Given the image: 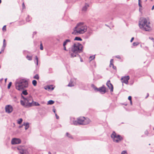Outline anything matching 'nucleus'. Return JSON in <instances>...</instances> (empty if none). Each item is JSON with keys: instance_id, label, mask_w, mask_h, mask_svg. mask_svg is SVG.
I'll list each match as a JSON object with an SVG mask.
<instances>
[{"instance_id": "nucleus-9", "label": "nucleus", "mask_w": 154, "mask_h": 154, "mask_svg": "<svg viewBox=\"0 0 154 154\" xmlns=\"http://www.w3.org/2000/svg\"><path fill=\"white\" fill-rule=\"evenodd\" d=\"M21 142V140L19 138H14L12 139L11 141V143L13 145L18 144Z\"/></svg>"}, {"instance_id": "nucleus-17", "label": "nucleus", "mask_w": 154, "mask_h": 154, "mask_svg": "<svg viewBox=\"0 0 154 154\" xmlns=\"http://www.w3.org/2000/svg\"><path fill=\"white\" fill-rule=\"evenodd\" d=\"M54 102L53 100H50L48 102V104L52 105L54 103Z\"/></svg>"}, {"instance_id": "nucleus-39", "label": "nucleus", "mask_w": 154, "mask_h": 154, "mask_svg": "<svg viewBox=\"0 0 154 154\" xmlns=\"http://www.w3.org/2000/svg\"><path fill=\"white\" fill-rule=\"evenodd\" d=\"M40 49L41 50H43V48L42 46V43H41L40 45Z\"/></svg>"}, {"instance_id": "nucleus-48", "label": "nucleus", "mask_w": 154, "mask_h": 154, "mask_svg": "<svg viewBox=\"0 0 154 154\" xmlns=\"http://www.w3.org/2000/svg\"><path fill=\"white\" fill-rule=\"evenodd\" d=\"M149 39L152 40L154 41V39L152 37H149Z\"/></svg>"}, {"instance_id": "nucleus-13", "label": "nucleus", "mask_w": 154, "mask_h": 154, "mask_svg": "<svg viewBox=\"0 0 154 154\" xmlns=\"http://www.w3.org/2000/svg\"><path fill=\"white\" fill-rule=\"evenodd\" d=\"M89 7V5L87 3H86L84 6H83L82 8V11L84 12L86 11Z\"/></svg>"}, {"instance_id": "nucleus-14", "label": "nucleus", "mask_w": 154, "mask_h": 154, "mask_svg": "<svg viewBox=\"0 0 154 154\" xmlns=\"http://www.w3.org/2000/svg\"><path fill=\"white\" fill-rule=\"evenodd\" d=\"M45 90H52L54 89L52 85L47 86L45 87Z\"/></svg>"}, {"instance_id": "nucleus-26", "label": "nucleus", "mask_w": 154, "mask_h": 154, "mask_svg": "<svg viewBox=\"0 0 154 154\" xmlns=\"http://www.w3.org/2000/svg\"><path fill=\"white\" fill-rule=\"evenodd\" d=\"M113 59H111L110 61V64L109 65L110 67H111V66H114V65L113 63Z\"/></svg>"}, {"instance_id": "nucleus-15", "label": "nucleus", "mask_w": 154, "mask_h": 154, "mask_svg": "<svg viewBox=\"0 0 154 154\" xmlns=\"http://www.w3.org/2000/svg\"><path fill=\"white\" fill-rule=\"evenodd\" d=\"M23 125L25 126V130H27L29 127V123L28 122H24L23 124Z\"/></svg>"}, {"instance_id": "nucleus-54", "label": "nucleus", "mask_w": 154, "mask_h": 154, "mask_svg": "<svg viewBox=\"0 0 154 154\" xmlns=\"http://www.w3.org/2000/svg\"><path fill=\"white\" fill-rule=\"evenodd\" d=\"M149 96V94H148V93H147V96L146 97V98H147V97Z\"/></svg>"}, {"instance_id": "nucleus-23", "label": "nucleus", "mask_w": 154, "mask_h": 154, "mask_svg": "<svg viewBox=\"0 0 154 154\" xmlns=\"http://www.w3.org/2000/svg\"><path fill=\"white\" fill-rule=\"evenodd\" d=\"M74 86V84L73 83L72 81L71 80L69 83L68 85V86L69 87H72Z\"/></svg>"}, {"instance_id": "nucleus-57", "label": "nucleus", "mask_w": 154, "mask_h": 154, "mask_svg": "<svg viewBox=\"0 0 154 154\" xmlns=\"http://www.w3.org/2000/svg\"><path fill=\"white\" fill-rule=\"evenodd\" d=\"M48 154H51V153L50 152H48Z\"/></svg>"}, {"instance_id": "nucleus-32", "label": "nucleus", "mask_w": 154, "mask_h": 154, "mask_svg": "<svg viewBox=\"0 0 154 154\" xmlns=\"http://www.w3.org/2000/svg\"><path fill=\"white\" fill-rule=\"evenodd\" d=\"M24 24H25L24 21L23 20H22V21H20L19 23V25H23Z\"/></svg>"}, {"instance_id": "nucleus-1", "label": "nucleus", "mask_w": 154, "mask_h": 154, "mask_svg": "<svg viewBox=\"0 0 154 154\" xmlns=\"http://www.w3.org/2000/svg\"><path fill=\"white\" fill-rule=\"evenodd\" d=\"M83 48L82 45L79 42L74 43L69 50L71 57H74L79 55V53L82 52Z\"/></svg>"}, {"instance_id": "nucleus-7", "label": "nucleus", "mask_w": 154, "mask_h": 154, "mask_svg": "<svg viewBox=\"0 0 154 154\" xmlns=\"http://www.w3.org/2000/svg\"><path fill=\"white\" fill-rule=\"evenodd\" d=\"M111 137L113 141L116 143L119 142L123 139L122 137L120 135L116 134L114 131L111 134Z\"/></svg>"}, {"instance_id": "nucleus-45", "label": "nucleus", "mask_w": 154, "mask_h": 154, "mask_svg": "<svg viewBox=\"0 0 154 154\" xmlns=\"http://www.w3.org/2000/svg\"><path fill=\"white\" fill-rule=\"evenodd\" d=\"M134 39V37H132L130 40V42H132V41H133Z\"/></svg>"}, {"instance_id": "nucleus-38", "label": "nucleus", "mask_w": 154, "mask_h": 154, "mask_svg": "<svg viewBox=\"0 0 154 154\" xmlns=\"http://www.w3.org/2000/svg\"><path fill=\"white\" fill-rule=\"evenodd\" d=\"M121 154H128L126 151H122Z\"/></svg>"}, {"instance_id": "nucleus-19", "label": "nucleus", "mask_w": 154, "mask_h": 154, "mask_svg": "<svg viewBox=\"0 0 154 154\" xmlns=\"http://www.w3.org/2000/svg\"><path fill=\"white\" fill-rule=\"evenodd\" d=\"M74 40L82 41V39L81 38L79 37H76L74 39Z\"/></svg>"}, {"instance_id": "nucleus-30", "label": "nucleus", "mask_w": 154, "mask_h": 154, "mask_svg": "<svg viewBox=\"0 0 154 154\" xmlns=\"http://www.w3.org/2000/svg\"><path fill=\"white\" fill-rule=\"evenodd\" d=\"M66 136L68 137L71 138H72V136L71 135H70L68 133H66Z\"/></svg>"}, {"instance_id": "nucleus-43", "label": "nucleus", "mask_w": 154, "mask_h": 154, "mask_svg": "<svg viewBox=\"0 0 154 154\" xmlns=\"http://www.w3.org/2000/svg\"><path fill=\"white\" fill-rule=\"evenodd\" d=\"M131 98H132V97H131V96H129L128 97V99L130 100V101H131Z\"/></svg>"}, {"instance_id": "nucleus-34", "label": "nucleus", "mask_w": 154, "mask_h": 154, "mask_svg": "<svg viewBox=\"0 0 154 154\" xmlns=\"http://www.w3.org/2000/svg\"><path fill=\"white\" fill-rule=\"evenodd\" d=\"M139 44L138 42H134L133 43L132 45L133 46H137Z\"/></svg>"}, {"instance_id": "nucleus-58", "label": "nucleus", "mask_w": 154, "mask_h": 154, "mask_svg": "<svg viewBox=\"0 0 154 154\" xmlns=\"http://www.w3.org/2000/svg\"><path fill=\"white\" fill-rule=\"evenodd\" d=\"M81 62H82L83 61L82 60V59H81Z\"/></svg>"}, {"instance_id": "nucleus-37", "label": "nucleus", "mask_w": 154, "mask_h": 154, "mask_svg": "<svg viewBox=\"0 0 154 154\" xmlns=\"http://www.w3.org/2000/svg\"><path fill=\"white\" fill-rule=\"evenodd\" d=\"M6 25H5L4 26H3V28H2V30H3V31H6Z\"/></svg>"}, {"instance_id": "nucleus-44", "label": "nucleus", "mask_w": 154, "mask_h": 154, "mask_svg": "<svg viewBox=\"0 0 154 154\" xmlns=\"http://www.w3.org/2000/svg\"><path fill=\"white\" fill-rule=\"evenodd\" d=\"M55 116L56 117V118L57 119H59V116L57 115V114L56 113H55Z\"/></svg>"}, {"instance_id": "nucleus-11", "label": "nucleus", "mask_w": 154, "mask_h": 154, "mask_svg": "<svg viewBox=\"0 0 154 154\" xmlns=\"http://www.w3.org/2000/svg\"><path fill=\"white\" fill-rule=\"evenodd\" d=\"M96 91H99L101 94H104L106 92V88L104 86H103L97 88Z\"/></svg>"}, {"instance_id": "nucleus-52", "label": "nucleus", "mask_w": 154, "mask_h": 154, "mask_svg": "<svg viewBox=\"0 0 154 154\" xmlns=\"http://www.w3.org/2000/svg\"><path fill=\"white\" fill-rule=\"evenodd\" d=\"M36 32H33V35H35L36 34Z\"/></svg>"}, {"instance_id": "nucleus-12", "label": "nucleus", "mask_w": 154, "mask_h": 154, "mask_svg": "<svg viewBox=\"0 0 154 154\" xmlns=\"http://www.w3.org/2000/svg\"><path fill=\"white\" fill-rule=\"evenodd\" d=\"M106 85L110 89V91L112 92L113 91V88L112 84L110 83V80L107 81L106 83Z\"/></svg>"}, {"instance_id": "nucleus-25", "label": "nucleus", "mask_w": 154, "mask_h": 154, "mask_svg": "<svg viewBox=\"0 0 154 154\" xmlns=\"http://www.w3.org/2000/svg\"><path fill=\"white\" fill-rule=\"evenodd\" d=\"M31 19V18L28 15L27 17L26 18V20L27 22H29Z\"/></svg>"}, {"instance_id": "nucleus-2", "label": "nucleus", "mask_w": 154, "mask_h": 154, "mask_svg": "<svg viewBox=\"0 0 154 154\" xmlns=\"http://www.w3.org/2000/svg\"><path fill=\"white\" fill-rule=\"evenodd\" d=\"M22 98L24 100H21L20 104L24 107H29L33 106H40V104L38 103L33 101L32 97L31 96L27 97L26 98L22 95Z\"/></svg>"}, {"instance_id": "nucleus-41", "label": "nucleus", "mask_w": 154, "mask_h": 154, "mask_svg": "<svg viewBox=\"0 0 154 154\" xmlns=\"http://www.w3.org/2000/svg\"><path fill=\"white\" fill-rule=\"evenodd\" d=\"M22 5L23 8V9H25V5H24V2H23L22 3Z\"/></svg>"}, {"instance_id": "nucleus-10", "label": "nucleus", "mask_w": 154, "mask_h": 154, "mask_svg": "<svg viewBox=\"0 0 154 154\" xmlns=\"http://www.w3.org/2000/svg\"><path fill=\"white\" fill-rule=\"evenodd\" d=\"M129 76H127L122 77L121 78V79L122 80V83L127 84L128 83V80H129Z\"/></svg>"}, {"instance_id": "nucleus-28", "label": "nucleus", "mask_w": 154, "mask_h": 154, "mask_svg": "<svg viewBox=\"0 0 154 154\" xmlns=\"http://www.w3.org/2000/svg\"><path fill=\"white\" fill-rule=\"evenodd\" d=\"M91 86L92 88H93L94 89L95 91H96L97 90V88L96 87L94 84H92L91 85Z\"/></svg>"}, {"instance_id": "nucleus-16", "label": "nucleus", "mask_w": 154, "mask_h": 154, "mask_svg": "<svg viewBox=\"0 0 154 154\" xmlns=\"http://www.w3.org/2000/svg\"><path fill=\"white\" fill-rule=\"evenodd\" d=\"M71 42V40L70 39H66L64 42L63 44V46H66L68 43Z\"/></svg>"}, {"instance_id": "nucleus-5", "label": "nucleus", "mask_w": 154, "mask_h": 154, "mask_svg": "<svg viewBox=\"0 0 154 154\" xmlns=\"http://www.w3.org/2000/svg\"><path fill=\"white\" fill-rule=\"evenodd\" d=\"M90 122V119L88 118H85L84 117H80L77 118V121L74 120L73 118H71L70 123L71 124L78 125H86L89 124Z\"/></svg>"}, {"instance_id": "nucleus-55", "label": "nucleus", "mask_w": 154, "mask_h": 154, "mask_svg": "<svg viewBox=\"0 0 154 154\" xmlns=\"http://www.w3.org/2000/svg\"><path fill=\"white\" fill-rule=\"evenodd\" d=\"M7 78H6L5 79V82H6V81H7Z\"/></svg>"}, {"instance_id": "nucleus-46", "label": "nucleus", "mask_w": 154, "mask_h": 154, "mask_svg": "<svg viewBox=\"0 0 154 154\" xmlns=\"http://www.w3.org/2000/svg\"><path fill=\"white\" fill-rule=\"evenodd\" d=\"M112 68L113 69L116 70V66L114 65L112 66Z\"/></svg>"}, {"instance_id": "nucleus-29", "label": "nucleus", "mask_w": 154, "mask_h": 154, "mask_svg": "<svg viewBox=\"0 0 154 154\" xmlns=\"http://www.w3.org/2000/svg\"><path fill=\"white\" fill-rule=\"evenodd\" d=\"M33 78L37 80L38 79H39V76L38 75V74H36L33 77Z\"/></svg>"}, {"instance_id": "nucleus-21", "label": "nucleus", "mask_w": 154, "mask_h": 154, "mask_svg": "<svg viewBox=\"0 0 154 154\" xmlns=\"http://www.w3.org/2000/svg\"><path fill=\"white\" fill-rule=\"evenodd\" d=\"M38 57L37 56H36L35 57V60H34V62L35 63V61H36V65L37 66H38Z\"/></svg>"}, {"instance_id": "nucleus-61", "label": "nucleus", "mask_w": 154, "mask_h": 154, "mask_svg": "<svg viewBox=\"0 0 154 154\" xmlns=\"http://www.w3.org/2000/svg\"><path fill=\"white\" fill-rule=\"evenodd\" d=\"M138 0V2H140V0Z\"/></svg>"}, {"instance_id": "nucleus-59", "label": "nucleus", "mask_w": 154, "mask_h": 154, "mask_svg": "<svg viewBox=\"0 0 154 154\" xmlns=\"http://www.w3.org/2000/svg\"><path fill=\"white\" fill-rule=\"evenodd\" d=\"M3 80V79L2 78L0 79V81H2Z\"/></svg>"}, {"instance_id": "nucleus-51", "label": "nucleus", "mask_w": 154, "mask_h": 154, "mask_svg": "<svg viewBox=\"0 0 154 154\" xmlns=\"http://www.w3.org/2000/svg\"><path fill=\"white\" fill-rule=\"evenodd\" d=\"M154 9V5H153V6L152 7V10H153Z\"/></svg>"}, {"instance_id": "nucleus-22", "label": "nucleus", "mask_w": 154, "mask_h": 154, "mask_svg": "<svg viewBox=\"0 0 154 154\" xmlns=\"http://www.w3.org/2000/svg\"><path fill=\"white\" fill-rule=\"evenodd\" d=\"M22 94H23L24 95H26L28 94V93L27 92L26 90H25L24 91H23L22 92V94H21V95H22Z\"/></svg>"}, {"instance_id": "nucleus-8", "label": "nucleus", "mask_w": 154, "mask_h": 154, "mask_svg": "<svg viewBox=\"0 0 154 154\" xmlns=\"http://www.w3.org/2000/svg\"><path fill=\"white\" fill-rule=\"evenodd\" d=\"M5 110L6 112L9 113L13 111V108L12 106L10 105H8L5 106Z\"/></svg>"}, {"instance_id": "nucleus-3", "label": "nucleus", "mask_w": 154, "mask_h": 154, "mask_svg": "<svg viewBox=\"0 0 154 154\" xmlns=\"http://www.w3.org/2000/svg\"><path fill=\"white\" fill-rule=\"evenodd\" d=\"M150 23L148 18H141L139 22L140 28L143 30L150 31L152 30Z\"/></svg>"}, {"instance_id": "nucleus-27", "label": "nucleus", "mask_w": 154, "mask_h": 154, "mask_svg": "<svg viewBox=\"0 0 154 154\" xmlns=\"http://www.w3.org/2000/svg\"><path fill=\"white\" fill-rule=\"evenodd\" d=\"M37 83V82L35 80H33L32 81V84L34 86H35Z\"/></svg>"}, {"instance_id": "nucleus-35", "label": "nucleus", "mask_w": 154, "mask_h": 154, "mask_svg": "<svg viewBox=\"0 0 154 154\" xmlns=\"http://www.w3.org/2000/svg\"><path fill=\"white\" fill-rule=\"evenodd\" d=\"M6 45V43L5 42V40L4 39L3 40V45L2 47H5Z\"/></svg>"}, {"instance_id": "nucleus-18", "label": "nucleus", "mask_w": 154, "mask_h": 154, "mask_svg": "<svg viewBox=\"0 0 154 154\" xmlns=\"http://www.w3.org/2000/svg\"><path fill=\"white\" fill-rule=\"evenodd\" d=\"M32 56L27 55L26 57V59L29 60H32Z\"/></svg>"}, {"instance_id": "nucleus-56", "label": "nucleus", "mask_w": 154, "mask_h": 154, "mask_svg": "<svg viewBox=\"0 0 154 154\" xmlns=\"http://www.w3.org/2000/svg\"><path fill=\"white\" fill-rule=\"evenodd\" d=\"M130 101V103L131 104H132V101L131 100V101Z\"/></svg>"}, {"instance_id": "nucleus-60", "label": "nucleus", "mask_w": 154, "mask_h": 154, "mask_svg": "<svg viewBox=\"0 0 154 154\" xmlns=\"http://www.w3.org/2000/svg\"><path fill=\"white\" fill-rule=\"evenodd\" d=\"M105 25L108 27H109L106 24H105Z\"/></svg>"}, {"instance_id": "nucleus-20", "label": "nucleus", "mask_w": 154, "mask_h": 154, "mask_svg": "<svg viewBox=\"0 0 154 154\" xmlns=\"http://www.w3.org/2000/svg\"><path fill=\"white\" fill-rule=\"evenodd\" d=\"M13 100L14 101L15 103H19V101L17 100V99L16 96H14V97Z\"/></svg>"}, {"instance_id": "nucleus-64", "label": "nucleus", "mask_w": 154, "mask_h": 154, "mask_svg": "<svg viewBox=\"0 0 154 154\" xmlns=\"http://www.w3.org/2000/svg\"><path fill=\"white\" fill-rule=\"evenodd\" d=\"M2 52V51L0 52V54Z\"/></svg>"}, {"instance_id": "nucleus-50", "label": "nucleus", "mask_w": 154, "mask_h": 154, "mask_svg": "<svg viewBox=\"0 0 154 154\" xmlns=\"http://www.w3.org/2000/svg\"><path fill=\"white\" fill-rule=\"evenodd\" d=\"M64 48V50L65 51H67V50L66 49V46H63Z\"/></svg>"}, {"instance_id": "nucleus-53", "label": "nucleus", "mask_w": 154, "mask_h": 154, "mask_svg": "<svg viewBox=\"0 0 154 154\" xmlns=\"http://www.w3.org/2000/svg\"><path fill=\"white\" fill-rule=\"evenodd\" d=\"M23 125H22L20 126H19V128H21L23 126Z\"/></svg>"}, {"instance_id": "nucleus-31", "label": "nucleus", "mask_w": 154, "mask_h": 154, "mask_svg": "<svg viewBox=\"0 0 154 154\" xmlns=\"http://www.w3.org/2000/svg\"><path fill=\"white\" fill-rule=\"evenodd\" d=\"M20 152V154H26V151L23 150H21Z\"/></svg>"}, {"instance_id": "nucleus-49", "label": "nucleus", "mask_w": 154, "mask_h": 154, "mask_svg": "<svg viewBox=\"0 0 154 154\" xmlns=\"http://www.w3.org/2000/svg\"><path fill=\"white\" fill-rule=\"evenodd\" d=\"M138 5L140 7H142V5L140 4V2H138Z\"/></svg>"}, {"instance_id": "nucleus-63", "label": "nucleus", "mask_w": 154, "mask_h": 154, "mask_svg": "<svg viewBox=\"0 0 154 154\" xmlns=\"http://www.w3.org/2000/svg\"><path fill=\"white\" fill-rule=\"evenodd\" d=\"M147 133V131L146 132H145V134H146Z\"/></svg>"}, {"instance_id": "nucleus-62", "label": "nucleus", "mask_w": 154, "mask_h": 154, "mask_svg": "<svg viewBox=\"0 0 154 154\" xmlns=\"http://www.w3.org/2000/svg\"><path fill=\"white\" fill-rule=\"evenodd\" d=\"M1 2H2V1H1V0H0V4H1Z\"/></svg>"}, {"instance_id": "nucleus-6", "label": "nucleus", "mask_w": 154, "mask_h": 154, "mask_svg": "<svg viewBox=\"0 0 154 154\" xmlns=\"http://www.w3.org/2000/svg\"><path fill=\"white\" fill-rule=\"evenodd\" d=\"M16 88L19 91H21L28 87V82L26 79H21L17 80L15 82Z\"/></svg>"}, {"instance_id": "nucleus-40", "label": "nucleus", "mask_w": 154, "mask_h": 154, "mask_svg": "<svg viewBox=\"0 0 154 154\" xmlns=\"http://www.w3.org/2000/svg\"><path fill=\"white\" fill-rule=\"evenodd\" d=\"M116 57L118 58V59H121V57L119 56V55H117L116 56H115Z\"/></svg>"}, {"instance_id": "nucleus-4", "label": "nucleus", "mask_w": 154, "mask_h": 154, "mask_svg": "<svg viewBox=\"0 0 154 154\" xmlns=\"http://www.w3.org/2000/svg\"><path fill=\"white\" fill-rule=\"evenodd\" d=\"M87 29L86 26L83 23H78L76 26L73 29L72 34L73 35H77L79 34H82L85 32Z\"/></svg>"}, {"instance_id": "nucleus-33", "label": "nucleus", "mask_w": 154, "mask_h": 154, "mask_svg": "<svg viewBox=\"0 0 154 154\" xmlns=\"http://www.w3.org/2000/svg\"><path fill=\"white\" fill-rule=\"evenodd\" d=\"M95 58V55L91 56L89 58L90 61H91L94 59Z\"/></svg>"}, {"instance_id": "nucleus-36", "label": "nucleus", "mask_w": 154, "mask_h": 154, "mask_svg": "<svg viewBox=\"0 0 154 154\" xmlns=\"http://www.w3.org/2000/svg\"><path fill=\"white\" fill-rule=\"evenodd\" d=\"M11 84H12V82H10L9 83V84H8V89L10 88L11 86Z\"/></svg>"}, {"instance_id": "nucleus-42", "label": "nucleus", "mask_w": 154, "mask_h": 154, "mask_svg": "<svg viewBox=\"0 0 154 154\" xmlns=\"http://www.w3.org/2000/svg\"><path fill=\"white\" fill-rule=\"evenodd\" d=\"M5 48V47H2V50H1L2 52H3L4 51Z\"/></svg>"}, {"instance_id": "nucleus-24", "label": "nucleus", "mask_w": 154, "mask_h": 154, "mask_svg": "<svg viewBox=\"0 0 154 154\" xmlns=\"http://www.w3.org/2000/svg\"><path fill=\"white\" fill-rule=\"evenodd\" d=\"M23 121V119L22 118H20V119H19L18 120H17V123L19 124H20Z\"/></svg>"}, {"instance_id": "nucleus-47", "label": "nucleus", "mask_w": 154, "mask_h": 154, "mask_svg": "<svg viewBox=\"0 0 154 154\" xmlns=\"http://www.w3.org/2000/svg\"><path fill=\"white\" fill-rule=\"evenodd\" d=\"M53 112L55 114L56 113V109L54 108L53 109Z\"/></svg>"}]
</instances>
